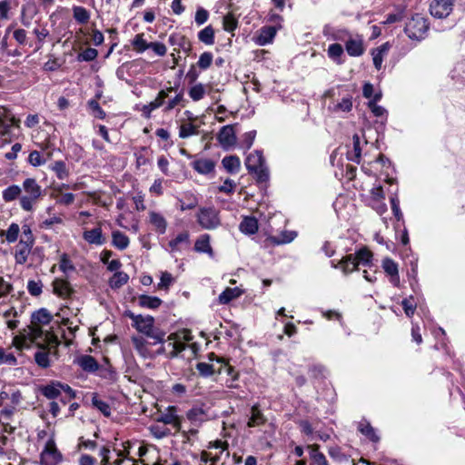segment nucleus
Wrapping results in <instances>:
<instances>
[{
	"label": "nucleus",
	"mask_w": 465,
	"mask_h": 465,
	"mask_svg": "<svg viewBox=\"0 0 465 465\" xmlns=\"http://www.w3.org/2000/svg\"><path fill=\"white\" fill-rule=\"evenodd\" d=\"M389 49H390L389 43H385L372 50L371 54H372L373 64L377 70H380L381 68L383 57L388 54Z\"/></svg>",
	"instance_id": "30"
},
{
	"label": "nucleus",
	"mask_w": 465,
	"mask_h": 465,
	"mask_svg": "<svg viewBox=\"0 0 465 465\" xmlns=\"http://www.w3.org/2000/svg\"><path fill=\"white\" fill-rule=\"evenodd\" d=\"M210 359L213 360V358L216 359L217 364H219L218 368H222L223 373H226L228 376L232 377L231 380L226 381V385L229 388H235L236 385L234 384V381L238 380V373L234 371L233 367L229 365L227 362H224V361L221 358H218L215 356L214 353H211Z\"/></svg>",
	"instance_id": "15"
},
{
	"label": "nucleus",
	"mask_w": 465,
	"mask_h": 465,
	"mask_svg": "<svg viewBox=\"0 0 465 465\" xmlns=\"http://www.w3.org/2000/svg\"><path fill=\"white\" fill-rule=\"evenodd\" d=\"M180 203V210L181 211H186V210H193L194 209L198 204V200L193 194H185L183 199H179Z\"/></svg>",
	"instance_id": "51"
},
{
	"label": "nucleus",
	"mask_w": 465,
	"mask_h": 465,
	"mask_svg": "<svg viewBox=\"0 0 465 465\" xmlns=\"http://www.w3.org/2000/svg\"><path fill=\"white\" fill-rule=\"evenodd\" d=\"M168 42L171 45H177L185 54H189L191 51V42L184 35L180 34H172L169 35Z\"/></svg>",
	"instance_id": "28"
},
{
	"label": "nucleus",
	"mask_w": 465,
	"mask_h": 465,
	"mask_svg": "<svg viewBox=\"0 0 465 465\" xmlns=\"http://www.w3.org/2000/svg\"><path fill=\"white\" fill-rule=\"evenodd\" d=\"M358 430L370 440L373 442L380 440V437L377 435L374 428L367 420H361L359 423Z\"/></svg>",
	"instance_id": "36"
},
{
	"label": "nucleus",
	"mask_w": 465,
	"mask_h": 465,
	"mask_svg": "<svg viewBox=\"0 0 465 465\" xmlns=\"http://www.w3.org/2000/svg\"><path fill=\"white\" fill-rule=\"evenodd\" d=\"M39 391L48 400L54 401L61 396L60 381H51L49 384L41 386Z\"/></svg>",
	"instance_id": "24"
},
{
	"label": "nucleus",
	"mask_w": 465,
	"mask_h": 465,
	"mask_svg": "<svg viewBox=\"0 0 465 465\" xmlns=\"http://www.w3.org/2000/svg\"><path fill=\"white\" fill-rule=\"evenodd\" d=\"M124 450H116L118 459L114 461V465H139L138 461L133 458L128 457L130 454V443L125 442L123 444Z\"/></svg>",
	"instance_id": "19"
},
{
	"label": "nucleus",
	"mask_w": 465,
	"mask_h": 465,
	"mask_svg": "<svg viewBox=\"0 0 465 465\" xmlns=\"http://www.w3.org/2000/svg\"><path fill=\"white\" fill-rule=\"evenodd\" d=\"M345 50L352 57L362 55L365 51L362 36L359 35H351L345 44Z\"/></svg>",
	"instance_id": "12"
},
{
	"label": "nucleus",
	"mask_w": 465,
	"mask_h": 465,
	"mask_svg": "<svg viewBox=\"0 0 465 465\" xmlns=\"http://www.w3.org/2000/svg\"><path fill=\"white\" fill-rule=\"evenodd\" d=\"M191 243L190 233L188 231L179 232L173 239L168 242V251L171 253L181 252L183 247H189Z\"/></svg>",
	"instance_id": "11"
},
{
	"label": "nucleus",
	"mask_w": 465,
	"mask_h": 465,
	"mask_svg": "<svg viewBox=\"0 0 465 465\" xmlns=\"http://www.w3.org/2000/svg\"><path fill=\"white\" fill-rule=\"evenodd\" d=\"M245 166L259 184L266 183L270 178V172L266 165L262 151L255 150L245 159Z\"/></svg>",
	"instance_id": "3"
},
{
	"label": "nucleus",
	"mask_w": 465,
	"mask_h": 465,
	"mask_svg": "<svg viewBox=\"0 0 465 465\" xmlns=\"http://www.w3.org/2000/svg\"><path fill=\"white\" fill-rule=\"evenodd\" d=\"M156 422L172 425L176 430H181L182 418L177 413L176 406H169L157 418Z\"/></svg>",
	"instance_id": "9"
},
{
	"label": "nucleus",
	"mask_w": 465,
	"mask_h": 465,
	"mask_svg": "<svg viewBox=\"0 0 465 465\" xmlns=\"http://www.w3.org/2000/svg\"><path fill=\"white\" fill-rule=\"evenodd\" d=\"M213 60V55L211 52H203L195 65L201 70H207L211 66Z\"/></svg>",
	"instance_id": "57"
},
{
	"label": "nucleus",
	"mask_w": 465,
	"mask_h": 465,
	"mask_svg": "<svg viewBox=\"0 0 465 465\" xmlns=\"http://www.w3.org/2000/svg\"><path fill=\"white\" fill-rule=\"evenodd\" d=\"M328 56L335 61L337 64H341V57L343 54V48L340 44H331L329 45L328 50Z\"/></svg>",
	"instance_id": "52"
},
{
	"label": "nucleus",
	"mask_w": 465,
	"mask_h": 465,
	"mask_svg": "<svg viewBox=\"0 0 465 465\" xmlns=\"http://www.w3.org/2000/svg\"><path fill=\"white\" fill-rule=\"evenodd\" d=\"M74 17L77 22L84 24L89 20L90 15L84 7L76 6L74 8Z\"/></svg>",
	"instance_id": "63"
},
{
	"label": "nucleus",
	"mask_w": 465,
	"mask_h": 465,
	"mask_svg": "<svg viewBox=\"0 0 465 465\" xmlns=\"http://www.w3.org/2000/svg\"><path fill=\"white\" fill-rule=\"evenodd\" d=\"M259 230L258 220L254 216H243L240 224L239 231L245 235H253Z\"/></svg>",
	"instance_id": "16"
},
{
	"label": "nucleus",
	"mask_w": 465,
	"mask_h": 465,
	"mask_svg": "<svg viewBox=\"0 0 465 465\" xmlns=\"http://www.w3.org/2000/svg\"><path fill=\"white\" fill-rule=\"evenodd\" d=\"M83 238L90 244L103 245L105 242L101 227L84 231Z\"/></svg>",
	"instance_id": "21"
},
{
	"label": "nucleus",
	"mask_w": 465,
	"mask_h": 465,
	"mask_svg": "<svg viewBox=\"0 0 465 465\" xmlns=\"http://www.w3.org/2000/svg\"><path fill=\"white\" fill-rule=\"evenodd\" d=\"M50 169L55 173L57 179L59 180H64L68 178L70 174L65 163L61 160L54 162V163L50 166Z\"/></svg>",
	"instance_id": "42"
},
{
	"label": "nucleus",
	"mask_w": 465,
	"mask_h": 465,
	"mask_svg": "<svg viewBox=\"0 0 465 465\" xmlns=\"http://www.w3.org/2000/svg\"><path fill=\"white\" fill-rule=\"evenodd\" d=\"M87 106L91 111V114L98 119H104L106 116L105 112L100 106L98 101L96 99H91L87 102Z\"/></svg>",
	"instance_id": "53"
},
{
	"label": "nucleus",
	"mask_w": 465,
	"mask_h": 465,
	"mask_svg": "<svg viewBox=\"0 0 465 465\" xmlns=\"http://www.w3.org/2000/svg\"><path fill=\"white\" fill-rule=\"evenodd\" d=\"M53 320L52 313L45 308H41L34 312L31 315L32 324L47 325Z\"/></svg>",
	"instance_id": "26"
},
{
	"label": "nucleus",
	"mask_w": 465,
	"mask_h": 465,
	"mask_svg": "<svg viewBox=\"0 0 465 465\" xmlns=\"http://www.w3.org/2000/svg\"><path fill=\"white\" fill-rule=\"evenodd\" d=\"M21 192H22V189L18 185H16V184L10 185V186L6 187L2 192L3 200L5 203L13 202L20 196Z\"/></svg>",
	"instance_id": "43"
},
{
	"label": "nucleus",
	"mask_w": 465,
	"mask_h": 465,
	"mask_svg": "<svg viewBox=\"0 0 465 465\" xmlns=\"http://www.w3.org/2000/svg\"><path fill=\"white\" fill-rule=\"evenodd\" d=\"M372 252L367 247H361L354 254H349L341 259L338 263L331 261V267L340 269L347 275L355 270L359 265L371 267L372 265Z\"/></svg>",
	"instance_id": "1"
},
{
	"label": "nucleus",
	"mask_w": 465,
	"mask_h": 465,
	"mask_svg": "<svg viewBox=\"0 0 465 465\" xmlns=\"http://www.w3.org/2000/svg\"><path fill=\"white\" fill-rule=\"evenodd\" d=\"M352 143H353V152L349 153L348 158L351 161L359 163L360 160H361V139H360L359 134H355L352 136Z\"/></svg>",
	"instance_id": "50"
},
{
	"label": "nucleus",
	"mask_w": 465,
	"mask_h": 465,
	"mask_svg": "<svg viewBox=\"0 0 465 465\" xmlns=\"http://www.w3.org/2000/svg\"><path fill=\"white\" fill-rule=\"evenodd\" d=\"M129 281V275L124 272H116L109 279V286L113 290H116L126 284Z\"/></svg>",
	"instance_id": "35"
},
{
	"label": "nucleus",
	"mask_w": 465,
	"mask_h": 465,
	"mask_svg": "<svg viewBox=\"0 0 465 465\" xmlns=\"http://www.w3.org/2000/svg\"><path fill=\"white\" fill-rule=\"evenodd\" d=\"M206 94L205 86L202 83H198L191 86L188 90V94L190 98L194 101L198 102L202 100Z\"/></svg>",
	"instance_id": "47"
},
{
	"label": "nucleus",
	"mask_w": 465,
	"mask_h": 465,
	"mask_svg": "<svg viewBox=\"0 0 465 465\" xmlns=\"http://www.w3.org/2000/svg\"><path fill=\"white\" fill-rule=\"evenodd\" d=\"M198 39L206 45H212L214 43V29L212 25H207L198 33Z\"/></svg>",
	"instance_id": "45"
},
{
	"label": "nucleus",
	"mask_w": 465,
	"mask_h": 465,
	"mask_svg": "<svg viewBox=\"0 0 465 465\" xmlns=\"http://www.w3.org/2000/svg\"><path fill=\"white\" fill-rule=\"evenodd\" d=\"M401 306L403 308L405 314L408 317H412L415 312L417 304L414 301L413 296H410L409 298L402 300Z\"/></svg>",
	"instance_id": "58"
},
{
	"label": "nucleus",
	"mask_w": 465,
	"mask_h": 465,
	"mask_svg": "<svg viewBox=\"0 0 465 465\" xmlns=\"http://www.w3.org/2000/svg\"><path fill=\"white\" fill-rule=\"evenodd\" d=\"M130 243V240L126 234L120 231H114L112 232V244L116 249L123 251L125 250Z\"/></svg>",
	"instance_id": "33"
},
{
	"label": "nucleus",
	"mask_w": 465,
	"mask_h": 465,
	"mask_svg": "<svg viewBox=\"0 0 465 465\" xmlns=\"http://www.w3.org/2000/svg\"><path fill=\"white\" fill-rule=\"evenodd\" d=\"M54 292L59 297H68L71 294V288L69 282L64 280L56 279L54 283Z\"/></svg>",
	"instance_id": "37"
},
{
	"label": "nucleus",
	"mask_w": 465,
	"mask_h": 465,
	"mask_svg": "<svg viewBox=\"0 0 465 465\" xmlns=\"http://www.w3.org/2000/svg\"><path fill=\"white\" fill-rule=\"evenodd\" d=\"M277 33L276 26H262L260 29L259 35L257 37V43L260 45H266L273 40Z\"/></svg>",
	"instance_id": "27"
},
{
	"label": "nucleus",
	"mask_w": 465,
	"mask_h": 465,
	"mask_svg": "<svg viewBox=\"0 0 465 465\" xmlns=\"http://www.w3.org/2000/svg\"><path fill=\"white\" fill-rule=\"evenodd\" d=\"M27 161L34 167L44 165L46 162L42 153L36 150L32 151L29 153Z\"/></svg>",
	"instance_id": "59"
},
{
	"label": "nucleus",
	"mask_w": 465,
	"mask_h": 465,
	"mask_svg": "<svg viewBox=\"0 0 465 465\" xmlns=\"http://www.w3.org/2000/svg\"><path fill=\"white\" fill-rule=\"evenodd\" d=\"M148 149L147 147H141L137 151L134 152V157L136 162V166L141 167L148 163L149 160L147 157Z\"/></svg>",
	"instance_id": "61"
},
{
	"label": "nucleus",
	"mask_w": 465,
	"mask_h": 465,
	"mask_svg": "<svg viewBox=\"0 0 465 465\" xmlns=\"http://www.w3.org/2000/svg\"><path fill=\"white\" fill-rule=\"evenodd\" d=\"M381 98V94H375L373 98L369 101L368 106L376 117H385L387 111L381 105L377 104V102Z\"/></svg>",
	"instance_id": "40"
},
{
	"label": "nucleus",
	"mask_w": 465,
	"mask_h": 465,
	"mask_svg": "<svg viewBox=\"0 0 465 465\" xmlns=\"http://www.w3.org/2000/svg\"><path fill=\"white\" fill-rule=\"evenodd\" d=\"M92 405L101 411L105 417H110L111 415V407L108 402L101 400L98 397L97 393H93L92 396Z\"/></svg>",
	"instance_id": "46"
},
{
	"label": "nucleus",
	"mask_w": 465,
	"mask_h": 465,
	"mask_svg": "<svg viewBox=\"0 0 465 465\" xmlns=\"http://www.w3.org/2000/svg\"><path fill=\"white\" fill-rule=\"evenodd\" d=\"M178 86H179V84H175L174 86H170V87L166 88V90H161L158 93L155 99L149 104L148 107L150 108V111L155 110L163 105L165 106V99L168 97L169 93L176 90L178 88ZM144 108H147V106H145Z\"/></svg>",
	"instance_id": "25"
},
{
	"label": "nucleus",
	"mask_w": 465,
	"mask_h": 465,
	"mask_svg": "<svg viewBox=\"0 0 465 465\" xmlns=\"http://www.w3.org/2000/svg\"><path fill=\"white\" fill-rule=\"evenodd\" d=\"M196 217L199 225L205 230L216 229L221 224L219 212L214 207L200 208Z\"/></svg>",
	"instance_id": "6"
},
{
	"label": "nucleus",
	"mask_w": 465,
	"mask_h": 465,
	"mask_svg": "<svg viewBox=\"0 0 465 465\" xmlns=\"http://www.w3.org/2000/svg\"><path fill=\"white\" fill-rule=\"evenodd\" d=\"M191 166L198 173L208 175L214 172L215 162L208 158H195Z\"/></svg>",
	"instance_id": "13"
},
{
	"label": "nucleus",
	"mask_w": 465,
	"mask_h": 465,
	"mask_svg": "<svg viewBox=\"0 0 465 465\" xmlns=\"http://www.w3.org/2000/svg\"><path fill=\"white\" fill-rule=\"evenodd\" d=\"M211 236L208 233L201 234L194 242L193 250L199 253H206L209 257L214 256L213 250L210 243Z\"/></svg>",
	"instance_id": "14"
},
{
	"label": "nucleus",
	"mask_w": 465,
	"mask_h": 465,
	"mask_svg": "<svg viewBox=\"0 0 465 465\" xmlns=\"http://www.w3.org/2000/svg\"><path fill=\"white\" fill-rule=\"evenodd\" d=\"M197 134H198L197 127L192 124H183V125H181L180 130H179V137L183 138V139L190 137V136Z\"/></svg>",
	"instance_id": "64"
},
{
	"label": "nucleus",
	"mask_w": 465,
	"mask_h": 465,
	"mask_svg": "<svg viewBox=\"0 0 465 465\" xmlns=\"http://www.w3.org/2000/svg\"><path fill=\"white\" fill-rule=\"evenodd\" d=\"M242 294V291L238 287L226 288L218 297L221 304H228L232 300L239 298Z\"/></svg>",
	"instance_id": "31"
},
{
	"label": "nucleus",
	"mask_w": 465,
	"mask_h": 465,
	"mask_svg": "<svg viewBox=\"0 0 465 465\" xmlns=\"http://www.w3.org/2000/svg\"><path fill=\"white\" fill-rule=\"evenodd\" d=\"M352 108V97L348 95L343 97L341 102L337 103L333 107V112L348 113Z\"/></svg>",
	"instance_id": "56"
},
{
	"label": "nucleus",
	"mask_w": 465,
	"mask_h": 465,
	"mask_svg": "<svg viewBox=\"0 0 465 465\" xmlns=\"http://www.w3.org/2000/svg\"><path fill=\"white\" fill-rule=\"evenodd\" d=\"M50 352L45 348H41L35 353V363L43 368L46 369L50 366Z\"/></svg>",
	"instance_id": "41"
},
{
	"label": "nucleus",
	"mask_w": 465,
	"mask_h": 465,
	"mask_svg": "<svg viewBox=\"0 0 465 465\" xmlns=\"http://www.w3.org/2000/svg\"><path fill=\"white\" fill-rule=\"evenodd\" d=\"M98 55V51L94 48H86L83 52H81L78 56L77 60L79 62H91L94 61Z\"/></svg>",
	"instance_id": "60"
},
{
	"label": "nucleus",
	"mask_w": 465,
	"mask_h": 465,
	"mask_svg": "<svg viewBox=\"0 0 465 465\" xmlns=\"http://www.w3.org/2000/svg\"><path fill=\"white\" fill-rule=\"evenodd\" d=\"M384 272L391 277L390 282L398 286L400 282L398 264L391 258H385L382 261Z\"/></svg>",
	"instance_id": "17"
},
{
	"label": "nucleus",
	"mask_w": 465,
	"mask_h": 465,
	"mask_svg": "<svg viewBox=\"0 0 465 465\" xmlns=\"http://www.w3.org/2000/svg\"><path fill=\"white\" fill-rule=\"evenodd\" d=\"M266 421L263 414L257 405L252 407L251 417L247 422L248 427H256L263 424Z\"/></svg>",
	"instance_id": "38"
},
{
	"label": "nucleus",
	"mask_w": 465,
	"mask_h": 465,
	"mask_svg": "<svg viewBox=\"0 0 465 465\" xmlns=\"http://www.w3.org/2000/svg\"><path fill=\"white\" fill-rule=\"evenodd\" d=\"M132 45L136 50V52L142 54L145 50L149 49V43L143 38V34H138L134 36L132 41Z\"/></svg>",
	"instance_id": "55"
},
{
	"label": "nucleus",
	"mask_w": 465,
	"mask_h": 465,
	"mask_svg": "<svg viewBox=\"0 0 465 465\" xmlns=\"http://www.w3.org/2000/svg\"><path fill=\"white\" fill-rule=\"evenodd\" d=\"M429 23L426 18L419 14L411 16L407 22L404 31L409 38L420 41L427 35Z\"/></svg>",
	"instance_id": "5"
},
{
	"label": "nucleus",
	"mask_w": 465,
	"mask_h": 465,
	"mask_svg": "<svg viewBox=\"0 0 465 465\" xmlns=\"http://www.w3.org/2000/svg\"><path fill=\"white\" fill-rule=\"evenodd\" d=\"M310 448V457L312 460L311 465H328L325 456L323 455V453L319 451L318 445H312Z\"/></svg>",
	"instance_id": "49"
},
{
	"label": "nucleus",
	"mask_w": 465,
	"mask_h": 465,
	"mask_svg": "<svg viewBox=\"0 0 465 465\" xmlns=\"http://www.w3.org/2000/svg\"><path fill=\"white\" fill-rule=\"evenodd\" d=\"M195 370L199 372V375L203 378H209L213 376L214 373L222 374V368H218L213 363H208L204 361L197 362L195 365Z\"/></svg>",
	"instance_id": "23"
},
{
	"label": "nucleus",
	"mask_w": 465,
	"mask_h": 465,
	"mask_svg": "<svg viewBox=\"0 0 465 465\" xmlns=\"http://www.w3.org/2000/svg\"><path fill=\"white\" fill-rule=\"evenodd\" d=\"M124 316L132 320V326L135 328L137 331L152 338L154 341V344L163 342L164 333L163 331H155L153 330L154 318L153 316L134 314L129 310L124 312Z\"/></svg>",
	"instance_id": "2"
},
{
	"label": "nucleus",
	"mask_w": 465,
	"mask_h": 465,
	"mask_svg": "<svg viewBox=\"0 0 465 465\" xmlns=\"http://www.w3.org/2000/svg\"><path fill=\"white\" fill-rule=\"evenodd\" d=\"M457 0H432L430 5V15L438 19L448 17L454 6Z\"/></svg>",
	"instance_id": "8"
},
{
	"label": "nucleus",
	"mask_w": 465,
	"mask_h": 465,
	"mask_svg": "<svg viewBox=\"0 0 465 465\" xmlns=\"http://www.w3.org/2000/svg\"><path fill=\"white\" fill-rule=\"evenodd\" d=\"M222 163L223 168L231 174L237 173L241 167L240 158L236 155L225 156Z\"/></svg>",
	"instance_id": "32"
},
{
	"label": "nucleus",
	"mask_w": 465,
	"mask_h": 465,
	"mask_svg": "<svg viewBox=\"0 0 465 465\" xmlns=\"http://www.w3.org/2000/svg\"><path fill=\"white\" fill-rule=\"evenodd\" d=\"M23 189L25 194L20 197V206L24 211L31 212L42 195V188L35 178H26L23 182Z\"/></svg>",
	"instance_id": "4"
},
{
	"label": "nucleus",
	"mask_w": 465,
	"mask_h": 465,
	"mask_svg": "<svg viewBox=\"0 0 465 465\" xmlns=\"http://www.w3.org/2000/svg\"><path fill=\"white\" fill-rule=\"evenodd\" d=\"M33 246L34 244L19 241L18 244L15 246V260L16 264H25L27 262Z\"/></svg>",
	"instance_id": "20"
},
{
	"label": "nucleus",
	"mask_w": 465,
	"mask_h": 465,
	"mask_svg": "<svg viewBox=\"0 0 465 465\" xmlns=\"http://www.w3.org/2000/svg\"><path fill=\"white\" fill-rule=\"evenodd\" d=\"M187 420L195 427L208 420L206 411L201 407H193L186 412Z\"/></svg>",
	"instance_id": "18"
},
{
	"label": "nucleus",
	"mask_w": 465,
	"mask_h": 465,
	"mask_svg": "<svg viewBox=\"0 0 465 465\" xmlns=\"http://www.w3.org/2000/svg\"><path fill=\"white\" fill-rule=\"evenodd\" d=\"M223 29L227 32L234 31L238 26V21L232 14H227L223 20Z\"/></svg>",
	"instance_id": "62"
},
{
	"label": "nucleus",
	"mask_w": 465,
	"mask_h": 465,
	"mask_svg": "<svg viewBox=\"0 0 465 465\" xmlns=\"http://www.w3.org/2000/svg\"><path fill=\"white\" fill-rule=\"evenodd\" d=\"M163 301L156 296L142 294L138 297V304L143 308L157 309L161 306Z\"/></svg>",
	"instance_id": "34"
},
{
	"label": "nucleus",
	"mask_w": 465,
	"mask_h": 465,
	"mask_svg": "<svg viewBox=\"0 0 465 465\" xmlns=\"http://www.w3.org/2000/svg\"><path fill=\"white\" fill-rule=\"evenodd\" d=\"M59 269L65 274L71 273L75 271V266L70 260L66 253H63L59 261Z\"/></svg>",
	"instance_id": "54"
},
{
	"label": "nucleus",
	"mask_w": 465,
	"mask_h": 465,
	"mask_svg": "<svg viewBox=\"0 0 465 465\" xmlns=\"http://www.w3.org/2000/svg\"><path fill=\"white\" fill-rule=\"evenodd\" d=\"M20 232V227L17 223H12L6 231H2L0 235L5 237L8 243H13L17 241Z\"/></svg>",
	"instance_id": "44"
},
{
	"label": "nucleus",
	"mask_w": 465,
	"mask_h": 465,
	"mask_svg": "<svg viewBox=\"0 0 465 465\" xmlns=\"http://www.w3.org/2000/svg\"><path fill=\"white\" fill-rule=\"evenodd\" d=\"M149 222L159 234H163L167 229V221L160 213L149 212Z\"/></svg>",
	"instance_id": "22"
},
{
	"label": "nucleus",
	"mask_w": 465,
	"mask_h": 465,
	"mask_svg": "<svg viewBox=\"0 0 465 465\" xmlns=\"http://www.w3.org/2000/svg\"><path fill=\"white\" fill-rule=\"evenodd\" d=\"M150 433L155 439L161 440L172 434L171 430L165 426L155 423L149 427Z\"/></svg>",
	"instance_id": "48"
},
{
	"label": "nucleus",
	"mask_w": 465,
	"mask_h": 465,
	"mask_svg": "<svg viewBox=\"0 0 465 465\" xmlns=\"http://www.w3.org/2000/svg\"><path fill=\"white\" fill-rule=\"evenodd\" d=\"M64 460L62 452L57 449L54 439H49L40 453V465H58Z\"/></svg>",
	"instance_id": "7"
},
{
	"label": "nucleus",
	"mask_w": 465,
	"mask_h": 465,
	"mask_svg": "<svg viewBox=\"0 0 465 465\" xmlns=\"http://www.w3.org/2000/svg\"><path fill=\"white\" fill-rule=\"evenodd\" d=\"M185 100H184V92L183 90H180L176 95L170 99L167 103H165V106L163 109L164 113L170 112L173 110L176 106L180 105L182 107L185 106Z\"/></svg>",
	"instance_id": "39"
},
{
	"label": "nucleus",
	"mask_w": 465,
	"mask_h": 465,
	"mask_svg": "<svg viewBox=\"0 0 465 465\" xmlns=\"http://www.w3.org/2000/svg\"><path fill=\"white\" fill-rule=\"evenodd\" d=\"M217 140L224 150H229L236 143V134L233 125L228 124L223 126L217 134Z\"/></svg>",
	"instance_id": "10"
},
{
	"label": "nucleus",
	"mask_w": 465,
	"mask_h": 465,
	"mask_svg": "<svg viewBox=\"0 0 465 465\" xmlns=\"http://www.w3.org/2000/svg\"><path fill=\"white\" fill-rule=\"evenodd\" d=\"M77 364L87 372H94L99 369V363L91 355H82L77 359Z\"/></svg>",
	"instance_id": "29"
}]
</instances>
